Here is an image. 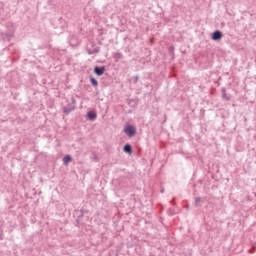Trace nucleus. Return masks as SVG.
<instances>
[{"instance_id":"16","label":"nucleus","mask_w":256,"mask_h":256,"mask_svg":"<svg viewBox=\"0 0 256 256\" xmlns=\"http://www.w3.org/2000/svg\"><path fill=\"white\" fill-rule=\"evenodd\" d=\"M139 81V75L134 76V83H137Z\"/></svg>"},{"instance_id":"4","label":"nucleus","mask_w":256,"mask_h":256,"mask_svg":"<svg viewBox=\"0 0 256 256\" xmlns=\"http://www.w3.org/2000/svg\"><path fill=\"white\" fill-rule=\"evenodd\" d=\"M94 73L98 77H101L105 73V66H96L94 67Z\"/></svg>"},{"instance_id":"14","label":"nucleus","mask_w":256,"mask_h":256,"mask_svg":"<svg viewBox=\"0 0 256 256\" xmlns=\"http://www.w3.org/2000/svg\"><path fill=\"white\" fill-rule=\"evenodd\" d=\"M71 105H74V107H75V105H76V103H77V101L75 100V97H72L71 98Z\"/></svg>"},{"instance_id":"13","label":"nucleus","mask_w":256,"mask_h":256,"mask_svg":"<svg viewBox=\"0 0 256 256\" xmlns=\"http://www.w3.org/2000/svg\"><path fill=\"white\" fill-rule=\"evenodd\" d=\"M115 58H116V59H123V55H122L121 53H117V54L115 55Z\"/></svg>"},{"instance_id":"10","label":"nucleus","mask_w":256,"mask_h":256,"mask_svg":"<svg viewBox=\"0 0 256 256\" xmlns=\"http://www.w3.org/2000/svg\"><path fill=\"white\" fill-rule=\"evenodd\" d=\"M90 83L93 87H97L99 85V82L97 79L93 78V76H90Z\"/></svg>"},{"instance_id":"6","label":"nucleus","mask_w":256,"mask_h":256,"mask_svg":"<svg viewBox=\"0 0 256 256\" xmlns=\"http://www.w3.org/2000/svg\"><path fill=\"white\" fill-rule=\"evenodd\" d=\"M124 153H127L128 155H131L133 153V147L131 144H125L123 147Z\"/></svg>"},{"instance_id":"17","label":"nucleus","mask_w":256,"mask_h":256,"mask_svg":"<svg viewBox=\"0 0 256 256\" xmlns=\"http://www.w3.org/2000/svg\"><path fill=\"white\" fill-rule=\"evenodd\" d=\"M135 101L133 99H128V105H131V103H134Z\"/></svg>"},{"instance_id":"9","label":"nucleus","mask_w":256,"mask_h":256,"mask_svg":"<svg viewBox=\"0 0 256 256\" xmlns=\"http://www.w3.org/2000/svg\"><path fill=\"white\" fill-rule=\"evenodd\" d=\"M71 161H72L71 155L64 156V158H63L64 165H66V166L69 165V163H71Z\"/></svg>"},{"instance_id":"8","label":"nucleus","mask_w":256,"mask_h":256,"mask_svg":"<svg viewBox=\"0 0 256 256\" xmlns=\"http://www.w3.org/2000/svg\"><path fill=\"white\" fill-rule=\"evenodd\" d=\"M221 91H222V98L225 101H231V97L227 96V90L225 88H222Z\"/></svg>"},{"instance_id":"18","label":"nucleus","mask_w":256,"mask_h":256,"mask_svg":"<svg viewBox=\"0 0 256 256\" xmlns=\"http://www.w3.org/2000/svg\"><path fill=\"white\" fill-rule=\"evenodd\" d=\"M0 239L3 240V234L2 233L0 234Z\"/></svg>"},{"instance_id":"15","label":"nucleus","mask_w":256,"mask_h":256,"mask_svg":"<svg viewBox=\"0 0 256 256\" xmlns=\"http://www.w3.org/2000/svg\"><path fill=\"white\" fill-rule=\"evenodd\" d=\"M255 251H256V247L253 246V247L249 250V253H255Z\"/></svg>"},{"instance_id":"7","label":"nucleus","mask_w":256,"mask_h":256,"mask_svg":"<svg viewBox=\"0 0 256 256\" xmlns=\"http://www.w3.org/2000/svg\"><path fill=\"white\" fill-rule=\"evenodd\" d=\"M87 118L89 119V121H95L97 119V113L94 111H89L87 113Z\"/></svg>"},{"instance_id":"1","label":"nucleus","mask_w":256,"mask_h":256,"mask_svg":"<svg viewBox=\"0 0 256 256\" xmlns=\"http://www.w3.org/2000/svg\"><path fill=\"white\" fill-rule=\"evenodd\" d=\"M124 133H126L128 137H135V134L137 133V128H135V126L133 125H127L124 129Z\"/></svg>"},{"instance_id":"11","label":"nucleus","mask_w":256,"mask_h":256,"mask_svg":"<svg viewBox=\"0 0 256 256\" xmlns=\"http://www.w3.org/2000/svg\"><path fill=\"white\" fill-rule=\"evenodd\" d=\"M88 55H97L99 53V48H95L93 50H87Z\"/></svg>"},{"instance_id":"5","label":"nucleus","mask_w":256,"mask_h":256,"mask_svg":"<svg viewBox=\"0 0 256 256\" xmlns=\"http://www.w3.org/2000/svg\"><path fill=\"white\" fill-rule=\"evenodd\" d=\"M63 113L65 115H69V113H71V111H75V105L72 104H68L67 106H63Z\"/></svg>"},{"instance_id":"12","label":"nucleus","mask_w":256,"mask_h":256,"mask_svg":"<svg viewBox=\"0 0 256 256\" xmlns=\"http://www.w3.org/2000/svg\"><path fill=\"white\" fill-rule=\"evenodd\" d=\"M200 203H201V197H196L195 203H194L195 207H201Z\"/></svg>"},{"instance_id":"3","label":"nucleus","mask_w":256,"mask_h":256,"mask_svg":"<svg viewBox=\"0 0 256 256\" xmlns=\"http://www.w3.org/2000/svg\"><path fill=\"white\" fill-rule=\"evenodd\" d=\"M0 37L3 41H11L13 39V32H0Z\"/></svg>"},{"instance_id":"19","label":"nucleus","mask_w":256,"mask_h":256,"mask_svg":"<svg viewBox=\"0 0 256 256\" xmlns=\"http://www.w3.org/2000/svg\"><path fill=\"white\" fill-rule=\"evenodd\" d=\"M161 193H164V191H163V190H161Z\"/></svg>"},{"instance_id":"2","label":"nucleus","mask_w":256,"mask_h":256,"mask_svg":"<svg viewBox=\"0 0 256 256\" xmlns=\"http://www.w3.org/2000/svg\"><path fill=\"white\" fill-rule=\"evenodd\" d=\"M211 39L212 41H221V39H223V32H221L220 30H215L211 34Z\"/></svg>"}]
</instances>
